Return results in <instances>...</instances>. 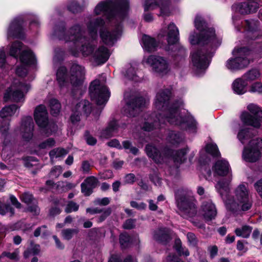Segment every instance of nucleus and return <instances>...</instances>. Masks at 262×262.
Wrapping results in <instances>:
<instances>
[{
    "label": "nucleus",
    "mask_w": 262,
    "mask_h": 262,
    "mask_svg": "<svg viewBox=\"0 0 262 262\" xmlns=\"http://www.w3.org/2000/svg\"><path fill=\"white\" fill-rule=\"evenodd\" d=\"M104 25V21L101 18H97L90 21L88 29L91 40L83 35V32L79 25L73 26L69 30L70 34L66 35L65 25L61 23L59 27L55 29V35L59 39L66 41H72L74 49H71V53L75 56H78L80 50L84 56L91 55L94 61L98 64L105 63L111 55L110 50L105 47L101 46L95 50L93 40L97 37V30L99 27Z\"/></svg>",
    "instance_id": "1"
},
{
    "label": "nucleus",
    "mask_w": 262,
    "mask_h": 262,
    "mask_svg": "<svg viewBox=\"0 0 262 262\" xmlns=\"http://www.w3.org/2000/svg\"><path fill=\"white\" fill-rule=\"evenodd\" d=\"M171 95V92L168 89L161 90L156 95L155 102V107L159 110L164 112L159 113L157 116V120L153 122L151 118L155 116L148 118L145 121L141 128L145 131L149 132L157 127H159L160 123H165L167 121L169 123L180 125L182 129L188 130L189 132L194 133L196 132V122L194 119L190 116L182 117L180 115L178 103L169 104V100Z\"/></svg>",
    "instance_id": "2"
},
{
    "label": "nucleus",
    "mask_w": 262,
    "mask_h": 262,
    "mask_svg": "<svg viewBox=\"0 0 262 262\" xmlns=\"http://www.w3.org/2000/svg\"><path fill=\"white\" fill-rule=\"evenodd\" d=\"M194 25L195 28L201 31V33L199 36L195 35V33L190 35L189 41L191 44L208 45L209 43L211 48L209 51H207L206 48L203 47L200 50L194 51L191 54L193 68L199 73L208 67L209 59L212 56L215 48L217 46L216 45L217 40L214 29L206 28L205 22L200 16H196Z\"/></svg>",
    "instance_id": "3"
},
{
    "label": "nucleus",
    "mask_w": 262,
    "mask_h": 262,
    "mask_svg": "<svg viewBox=\"0 0 262 262\" xmlns=\"http://www.w3.org/2000/svg\"><path fill=\"white\" fill-rule=\"evenodd\" d=\"M128 0H107L99 3L95 9L97 15L103 14L109 20L121 21L128 10Z\"/></svg>",
    "instance_id": "4"
},
{
    "label": "nucleus",
    "mask_w": 262,
    "mask_h": 262,
    "mask_svg": "<svg viewBox=\"0 0 262 262\" xmlns=\"http://www.w3.org/2000/svg\"><path fill=\"white\" fill-rule=\"evenodd\" d=\"M84 75V68L73 63L70 68V75L66 67H60L57 71L56 78L61 88L67 87L70 83L74 88H78L82 84Z\"/></svg>",
    "instance_id": "5"
},
{
    "label": "nucleus",
    "mask_w": 262,
    "mask_h": 262,
    "mask_svg": "<svg viewBox=\"0 0 262 262\" xmlns=\"http://www.w3.org/2000/svg\"><path fill=\"white\" fill-rule=\"evenodd\" d=\"M145 149L147 156L156 163H161L164 162L166 158L171 157L177 165L186 160V155L188 152L187 148L175 151L167 149L162 153L155 146L151 145H147Z\"/></svg>",
    "instance_id": "6"
},
{
    "label": "nucleus",
    "mask_w": 262,
    "mask_h": 262,
    "mask_svg": "<svg viewBox=\"0 0 262 262\" xmlns=\"http://www.w3.org/2000/svg\"><path fill=\"white\" fill-rule=\"evenodd\" d=\"M178 190L175 193L177 205L184 218L191 217L196 214L195 200L191 196Z\"/></svg>",
    "instance_id": "7"
},
{
    "label": "nucleus",
    "mask_w": 262,
    "mask_h": 262,
    "mask_svg": "<svg viewBox=\"0 0 262 262\" xmlns=\"http://www.w3.org/2000/svg\"><path fill=\"white\" fill-rule=\"evenodd\" d=\"M251 53V51L246 47L235 49L233 54L236 57L234 59H229L227 61V68L231 70H236L247 67L251 61L249 57Z\"/></svg>",
    "instance_id": "8"
},
{
    "label": "nucleus",
    "mask_w": 262,
    "mask_h": 262,
    "mask_svg": "<svg viewBox=\"0 0 262 262\" xmlns=\"http://www.w3.org/2000/svg\"><path fill=\"white\" fill-rule=\"evenodd\" d=\"M89 93L91 99L99 105L105 104L110 96V92L107 87L98 79L91 82Z\"/></svg>",
    "instance_id": "9"
},
{
    "label": "nucleus",
    "mask_w": 262,
    "mask_h": 262,
    "mask_svg": "<svg viewBox=\"0 0 262 262\" xmlns=\"http://www.w3.org/2000/svg\"><path fill=\"white\" fill-rule=\"evenodd\" d=\"M30 88L29 84L15 80L5 93L4 100L5 101L10 100L16 102L23 101L24 93H27Z\"/></svg>",
    "instance_id": "10"
},
{
    "label": "nucleus",
    "mask_w": 262,
    "mask_h": 262,
    "mask_svg": "<svg viewBox=\"0 0 262 262\" xmlns=\"http://www.w3.org/2000/svg\"><path fill=\"white\" fill-rule=\"evenodd\" d=\"M247 109L250 112H243L241 119L243 123L254 127H259L262 123V111L257 105L250 104L248 105Z\"/></svg>",
    "instance_id": "11"
},
{
    "label": "nucleus",
    "mask_w": 262,
    "mask_h": 262,
    "mask_svg": "<svg viewBox=\"0 0 262 262\" xmlns=\"http://www.w3.org/2000/svg\"><path fill=\"white\" fill-rule=\"evenodd\" d=\"M235 196L241 204V210L248 211L252 206V199L247 184H239L235 190Z\"/></svg>",
    "instance_id": "12"
},
{
    "label": "nucleus",
    "mask_w": 262,
    "mask_h": 262,
    "mask_svg": "<svg viewBox=\"0 0 262 262\" xmlns=\"http://www.w3.org/2000/svg\"><path fill=\"white\" fill-rule=\"evenodd\" d=\"M146 62L150 66L155 72L164 74L168 71V63L163 57L150 55L147 58Z\"/></svg>",
    "instance_id": "13"
},
{
    "label": "nucleus",
    "mask_w": 262,
    "mask_h": 262,
    "mask_svg": "<svg viewBox=\"0 0 262 262\" xmlns=\"http://www.w3.org/2000/svg\"><path fill=\"white\" fill-rule=\"evenodd\" d=\"M122 26L120 23H119L112 31H110L106 29L101 30L100 36L102 41L104 44L112 46L120 36Z\"/></svg>",
    "instance_id": "14"
},
{
    "label": "nucleus",
    "mask_w": 262,
    "mask_h": 262,
    "mask_svg": "<svg viewBox=\"0 0 262 262\" xmlns=\"http://www.w3.org/2000/svg\"><path fill=\"white\" fill-rule=\"evenodd\" d=\"M92 111L91 103L86 100H82L77 103L73 109V114L71 116V121L75 123L80 121V117L82 115L86 116L89 115Z\"/></svg>",
    "instance_id": "15"
},
{
    "label": "nucleus",
    "mask_w": 262,
    "mask_h": 262,
    "mask_svg": "<svg viewBox=\"0 0 262 262\" xmlns=\"http://www.w3.org/2000/svg\"><path fill=\"white\" fill-rule=\"evenodd\" d=\"M34 122L32 118L27 116L23 118L20 128L22 138L26 141L32 139L33 135Z\"/></svg>",
    "instance_id": "16"
},
{
    "label": "nucleus",
    "mask_w": 262,
    "mask_h": 262,
    "mask_svg": "<svg viewBox=\"0 0 262 262\" xmlns=\"http://www.w3.org/2000/svg\"><path fill=\"white\" fill-rule=\"evenodd\" d=\"M145 100L142 97L132 99L127 102L125 107V113L127 116L134 117L140 111L141 108L145 104Z\"/></svg>",
    "instance_id": "17"
},
{
    "label": "nucleus",
    "mask_w": 262,
    "mask_h": 262,
    "mask_svg": "<svg viewBox=\"0 0 262 262\" xmlns=\"http://www.w3.org/2000/svg\"><path fill=\"white\" fill-rule=\"evenodd\" d=\"M200 211L204 219L207 221L214 219L217 214L216 207L211 200H208L202 202Z\"/></svg>",
    "instance_id": "18"
},
{
    "label": "nucleus",
    "mask_w": 262,
    "mask_h": 262,
    "mask_svg": "<svg viewBox=\"0 0 262 262\" xmlns=\"http://www.w3.org/2000/svg\"><path fill=\"white\" fill-rule=\"evenodd\" d=\"M23 20L21 17L15 18L10 24L8 30V38H21L23 37Z\"/></svg>",
    "instance_id": "19"
},
{
    "label": "nucleus",
    "mask_w": 262,
    "mask_h": 262,
    "mask_svg": "<svg viewBox=\"0 0 262 262\" xmlns=\"http://www.w3.org/2000/svg\"><path fill=\"white\" fill-rule=\"evenodd\" d=\"M34 119L37 125L41 127H45L48 123V113L46 107L40 105L36 107L34 111Z\"/></svg>",
    "instance_id": "20"
},
{
    "label": "nucleus",
    "mask_w": 262,
    "mask_h": 262,
    "mask_svg": "<svg viewBox=\"0 0 262 262\" xmlns=\"http://www.w3.org/2000/svg\"><path fill=\"white\" fill-rule=\"evenodd\" d=\"M168 32L166 31L162 30L159 36L163 37L167 35V41L169 45H173L176 43L178 40V35L179 34V30L176 26L173 23L169 25L167 28Z\"/></svg>",
    "instance_id": "21"
},
{
    "label": "nucleus",
    "mask_w": 262,
    "mask_h": 262,
    "mask_svg": "<svg viewBox=\"0 0 262 262\" xmlns=\"http://www.w3.org/2000/svg\"><path fill=\"white\" fill-rule=\"evenodd\" d=\"M239 4L238 6V11L242 14H247L255 12L259 7L257 0H247Z\"/></svg>",
    "instance_id": "22"
},
{
    "label": "nucleus",
    "mask_w": 262,
    "mask_h": 262,
    "mask_svg": "<svg viewBox=\"0 0 262 262\" xmlns=\"http://www.w3.org/2000/svg\"><path fill=\"white\" fill-rule=\"evenodd\" d=\"M98 180L94 176L86 178L81 184V192L84 195L89 196L97 186Z\"/></svg>",
    "instance_id": "23"
},
{
    "label": "nucleus",
    "mask_w": 262,
    "mask_h": 262,
    "mask_svg": "<svg viewBox=\"0 0 262 262\" xmlns=\"http://www.w3.org/2000/svg\"><path fill=\"white\" fill-rule=\"evenodd\" d=\"M260 151L255 149L249 145L248 147H245L243 152V157L247 162H255L261 157Z\"/></svg>",
    "instance_id": "24"
},
{
    "label": "nucleus",
    "mask_w": 262,
    "mask_h": 262,
    "mask_svg": "<svg viewBox=\"0 0 262 262\" xmlns=\"http://www.w3.org/2000/svg\"><path fill=\"white\" fill-rule=\"evenodd\" d=\"M243 25L247 31V36L252 39H255L258 34L257 31L258 21L254 20H245Z\"/></svg>",
    "instance_id": "25"
},
{
    "label": "nucleus",
    "mask_w": 262,
    "mask_h": 262,
    "mask_svg": "<svg viewBox=\"0 0 262 262\" xmlns=\"http://www.w3.org/2000/svg\"><path fill=\"white\" fill-rule=\"evenodd\" d=\"M153 237L158 242L166 244L171 239L170 230L166 228H159L154 231Z\"/></svg>",
    "instance_id": "26"
},
{
    "label": "nucleus",
    "mask_w": 262,
    "mask_h": 262,
    "mask_svg": "<svg viewBox=\"0 0 262 262\" xmlns=\"http://www.w3.org/2000/svg\"><path fill=\"white\" fill-rule=\"evenodd\" d=\"M213 169L216 174L221 176L227 175L231 170L228 162L224 159L216 161L213 166Z\"/></svg>",
    "instance_id": "27"
},
{
    "label": "nucleus",
    "mask_w": 262,
    "mask_h": 262,
    "mask_svg": "<svg viewBox=\"0 0 262 262\" xmlns=\"http://www.w3.org/2000/svg\"><path fill=\"white\" fill-rule=\"evenodd\" d=\"M118 124L116 120L111 121L108 126L101 133V136L105 138H109L113 136L117 132Z\"/></svg>",
    "instance_id": "28"
},
{
    "label": "nucleus",
    "mask_w": 262,
    "mask_h": 262,
    "mask_svg": "<svg viewBox=\"0 0 262 262\" xmlns=\"http://www.w3.org/2000/svg\"><path fill=\"white\" fill-rule=\"evenodd\" d=\"M142 42L144 49L148 52L155 51L158 46V43L155 39L147 35L143 36Z\"/></svg>",
    "instance_id": "29"
},
{
    "label": "nucleus",
    "mask_w": 262,
    "mask_h": 262,
    "mask_svg": "<svg viewBox=\"0 0 262 262\" xmlns=\"http://www.w3.org/2000/svg\"><path fill=\"white\" fill-rule=\"evenodd\" d=\"M19 58L21 62L24 65H31L35 63L34 56L30 50L23 51Z\"/></svg>",
    "instance_id": "30"
},
{
    "label": "nucleus",
    "mask_w": 262,
    "mask_h": 262,
    "mask_svg": "<svg viewBox=\"0 0 262 262\" xmlns=\"http://www.w3.org/2000/svg\"><path fill=\"white\" fill-rule=\"evenodd\" d=\"M247 83L242 78H237L232 83V89L234 92L238 95H242L246 93Z\"/></svg>",
    "instance_id": "31"
},
{
    "label": "nucleus",
    "mask_w": 262,
    "mask_h": 262,
    "mask_svg": "<svg viewBox=\"0 0 262 262\" xmlns=\"http://www.w3.org/2000/svg\"><path fill=\"white\" fill-rule=\"evenodd\" d=\"M17 108L18 107L15 104L4 107L0 111V118L9 119L8 117L13 115Z\"/></svg>",
    "instance_id": "32"
},
{
    "label": "nucleus",
    "mask_w": 262,
    "mask_h": 262,
    "mask_svg": "<svg viewBox=\"0 0 262 262\" xmlns=\"http://www.w3.org/2000/svg\"><path fill=\"white\" fill-rule=\"evenodd\" d=\"M255 132L254 130L250 128L241 129L237 135V138L243 144H244L246 143V140L251 138Z\"/></svg>",
    "instance_id": "33"
},
{
    "label": "nucleus",
    "mask_w": 262,
    "mask_h": 262,
    "mask_svg": "<svg viewBox=\"0 0 262 262\" xmlns=\"http://www.w3.org/2000/svg\"><path fill=\"white\" fill-rule=\"evenodd\" d=\"M157 5L160 8V15L168 16L169 14V0H158Z\"/></svg>",
    "instance_id": "34"
},
{
    "label": "nucleus",
    "mask_w": 262,
    "mask_h": 262,
    "mask_svg": "<svg viewBox=\"0 0 262 262\" xmlns=\"http://www.w3.org/2000/svg\"><path fill=\"white\" fill-rule=\"evenodd\" d=\"M252 231V228L249 226L245 225L241 228H236L235 233L238 236L248 238Z\"/></svg>",
    "instance_id": "35"
},
{
    "label": "nucleus",
    "mask_w": 262,
    "mask_h": 262,
    "mask_svg": "<svg viewBox=\"0 0 262 262\" xmlns=\"http://www.w3.org/2000/svg\"><path fill=\"white\" fill-rule=\"evenodd\" d=\"M183 136L179 133L173 131L169 133L167 140L172 144H178L183 140Z\"/></svg>",
    "instance_id": "36"
},
{
    "label": "nucleus",
    "mask_w": 262,
    "mask_h": 262,
    "mask_svg": "<svg viewBox=\"0 0 262 262\" xmlns=\"http://www.w3.org/2000/svg\"><path fill=\"white\" fill-rule=\"evenodd\" d=\"M260 76L259 71L256 69H252L244 75V77L247 81H253L258 79Z\"/></svg>",
    "instance_id": "37"
},
{
    "label": "nucleus",
    "mask_w": 262,
    "mask_h": 262,
    "mask_svg": "<svg viewBox=\"0 0 262 262\" xmlns=\"http://www.w3.org/2000/svg\"><path fill=\"white\" fill-rule=\"evenodd\" d=\"M68 153V150L62 148H56L52 149L49 152L51 159L57 158L66 156Z\"/></svg>",
    "instance_id": "38"
},
{
    "label": "nucleus",
    "mask_w": 262,
    "mask_h": 262,
    "mask_svg": "<svg viewBox=\"0 0 262 262\" xmlns=\"http://www.w3.org/2000/svg\"><path fill=\"white\" fill-rule=\"evenodd\" d=\"M31 247L24 252V257H28L31 254L37 255L40 252V246L34 244L32 242L30 243Z\"/></svg>",
    "instance_id": "39"
},
{
    "label": "nucleus",
    "mask_w": 262,
    "mask_h": 262,
    "mask_svg": "<svg viewBox=\"0 0 262 262\" xmlns=\"http://www.w3.org/2000/svg\"><path fill=\"white\" fill-rule=\"evenodd\" d=\"M9 213L10 216L14 214V209L9 205L4 204L0 200V214L3 215Z\"/></svg>",
    "instance_id": "40"
},
{
    "label": "nucleus",
    "mask_w": 262,
    "mask_h": 262,
    "mask_svg": "<svg viewBox=\"0 0 262 262\" xmlns=\"http://www.w3.org/2000/svg\"><path fill=\"white\" fill-rule=\"evenodd\" d=\"M50 106L51 113L53 115L56 116L58 114L61 108V105L57 100L55 99H51L50 101Z\"/></svg>",
    "instance_id": "41"
},
{
    "label": "nucleus",
    "mask_w": 262,
    "mask_h": 262,
    "mask_svg": "<svg viewBox=\"0 0 262 262\" xmlns=\"http://www.w3.org/2000/svg\"><path fill=\"white\" fill-rule=\"evenodd\" d=\"M23 43L20 41H15L13 42L10 50V54L16 58L18 56V53L22 48Z\"/></svg>",
    "instance_id": "42"
},
{
    "label": "nucleus",
    "mask_w": 262,
    "mask_h": 262,
    "mask_svg": "<svg viewBox=\"0 0 262 262\" xmlns=\"http://www.w3.org/2000/svg\"><path fill=\"white\" fill-rule=\"evenodd\" d=\"M78 230L77 229H66L61 231V235L62 237L66 240L71 239L75 234H77Z\"/></svg>",
    "instance_id": "43"
},
{
    "label": "nucleus",
    "mask_w": 262,
    "mask_h": 262,
    "mask_svg": "<svg viewBox=\"0 0 262 262\" xmlns=\"http://www.w3.org/2000/svg\"><path fill=\"white\" fill-rule=\"evenodd\" d=\"M120 243L122 248H125L130 246L133 241L130 236L126 233H122L120 235Z\"/></svg>",
    "instance_id": "44"
},
{
    "label": "nucleus",
    "mask_w": 262,
    "mask_h": 262,
    "mask_svg": "<svg viewBox=\"0 0 262 262\" xmlns=\"http://www.w3.org/2000/svg\"><path fill=\"white\" fill-rule=\"evenodd\" d=\"M206 150L214 157H218L221 155L217 145L214 144H208L206 147Z\"/></svg>",
    "instance_id": "45"
},
{
    "label": "nucleus",
    "mask_w": 262,
    "mask_h": 262,
    "mask_svg": "<svg viewBox=\"0 0 262 262\" xmlns=\"http://www.w3.org/2000/svg\"><path fill=\"white\" fill-rule=\"evenodd\" d=\"M10 119L0 118V133L4 136H6L9 129Z\"/></svg>",
    "instance_id": "46"
},
{
    "label": "nucleus",
    "mask_w": 262,
    "mask_h": 262,
    "mask_svg": "<svg viewBox=\"0 0 262 262\" xmlns=\"http://www.w3.org/2000/svg\"><path fill=\"white\" fill-rule=\"evenodd\" d=\"M230 181L231 179L229 180L222 179L217 182L216 185V187L217 189H219V191L220 192L221 194H222V190H224L226 192L228 191V186Z\"/></svg>",
    "instance_id": "47"
},
{
    "label": "nucleus",
    "mask_w": 262,
    "mask_h": 262,
    "mask_svg": "<svg viewBox=\"0 0 262 262\" xmlns=\"http://www.w3.org/2000/svg\"><path fill=\"white\" fill-rule=\"evenodd\" d=\"M59 204V200H55L54 204L52 206L49 210V215L51 216H55L61 212V209L59 208L58 205Z\"/></svg>",
    "instance_id": "48"
},
{
    "label": "nucleus",
    "mask_w": 262,
    "mask_h": 262,
    "mask_svg": "<svg viewBox=\"0 0 262 262\" xmlns=\"http://www.w3.org/2000/svg\"><path fill=\"white\" fill-rule=\"evenodd\" d=\"M21 201L27 204L30 205L32 202L35 201L33 195L29 192H25L20 196Z\"/></svg>",
    "instance_id": "49"
},
{
    "label": "nucleus",
    "mask_w": 262,
    "mask_h": 262,
    "mask_svg": "<svg viewBox=\"0 0 262 262\" xmlns=\"http://www.w3.org/2000/svg\"><path fill=\"white\" fill-rule=\"evenodd\" d=\"M68 10L72 13H78L82 11V8L75 1L70 3L68 6Z\"/></svg>",
    "instance_id": "50"
},
{
    "label": "nucleus",
    "mask_w": 262,
    "mask_h": 262,
    "mask_svg": "<svg viewBox=\"0 0 262 262\" xmlns=\"http://www.w3.org/2000/svg\"><path fill=\"white\" fill-rule=\"evenodd\" d=\"M187 238L189 246L193 247L197 246L198 240L193 233L188 232L187 234Z\"/></svg>",
    "instance_id": "51"
},
{
    "label": "nucleus",
    "mask_w": 262,
    "mask_h": 262,
    "mask_svg": "<svg viewBox=\"0 0 262 262\" xmlns=\"http://www.w3.org/2000/svg\"><path fill=\"white\" fill-rule=\"evenodd\" d=\"M55 144V141L53 138H49L46 141L40 143L38 147L40 149H46L53 146Z\"/></svg>",
    "instance_id": "52"
},
{
    "label": "nucleus",
    "mask_w": 262,
    "mask_h": 262,
    "mask_svg": "<svg viewBox=\"0 0 262 262\" xmlns=\"http://www.w3.org/2000/svg\"><path fill=\"white\" fill-rule=\"evenodd\" d=\"M79 209V205L73 201H70L67 205L65 211L67 213H70L73 211H77Z\"/></svg>",
    "instance_id": "53"
},
{
    "label": "nucleus",
    "mask_w": 262,
    "mask_h": 262,
    "mask_svg": "<svg viewBox=\"0 0 262 262\" xmlns=\"http://www.w3.org/2000/svg\"><path fill=\"white\" fill-rule=\"evenodd\" d=\"M32 205H29L27 210L35 215H38L40 212V209L37 205V202L35 200L32 202Z\"/></svg>",
    "instance_id": "54"
},
{
    "label": "nucleus",
    "mask_w": 262,
    "mask_h": 262,
    "mask_svg": "<svg viewBox=\"0 0 262 262\" xmlns=\"http://www.w3.org/2000/svg\"><path fill=\"white\" fill-rule=\"evenodd\" d=\"M249 145L255 149L260 151V150H262V139H253L250 141Z\"/></svg>",
    "instance_id": "55"
},
{
    "label": "nucleus",
    "mask_w": 262,
    "mask_h": 262,
    "mask_svg": "<svg viewBox=\"0 0 262 262\" xmlns=\"http://www.w3.org/2000/svg\"><path fill=\"white\" fill-rule=\"evenodd\" d=\"M62 171V168L60 166H55L51 170L49 176L51 178H57Z\"/></svg>",
    "instance_id": "56"
},
{
    "label": "nucleus",
    "mask_w": 262,
    "mask_h": 262,
    "mask_svg": "<svg viewBox=\"0 0 262 262\" xmlns=\"http://www.w3.org/2000/svg\"><path fill=\"white\" fill-rule=\"evenodd\" d=\"M19 251L16 249L12 253L3 252L2 254V256H6L11 260H17L18 259Z\"/></svg>",
    "instance_id": "57"
},
{
    "label": "nucleus",
    "mask_w": 262,
    "mask_h": 262,
    "mask_svg": "<svg viewBox=\"0 0 262 262\" xmlns=\"http://www.w3.org/2000/svg\"><path fill=\"white\" fill-rule=\"evenodd\" d=\"M122 145L125 149H129V151L134 155H136L139 151L138 148L132 146L131 143L128 141H123Z\"/></svg>",
    "instance_id": "58"
},
{
    "label": "nucleus",
    "mask_w": 262,
    "mask_h": 262,
    "mask_svg": "<svg viewBox=\"0 0 262 262\" xmlns=\"http://www.w3.org/2000/svg\"><path fill=\"white\" fill-rule=\"evenodd\" d=\"M110 203V199L107 197L102 199L97 198L94 201V203L97 205L106 206Z\"/></svg>",
    "instance_id": "59"
},
{
    "label": "nucleus",
    "mask_w": 262,
    "mask_h": 262,
    "mask_svg": "<svg viewBox=\"0 0 262 262\" xmlns=\"http://www.w3.org/2000/svg\"><path fill=\"white\" fill-rule=\"evenodd\" d=\"M130 206L138 210H144L146 208V204L144 202L138 203L132 201L130 202Z\"/></svg>",
    "instance_id": "60"
},
{
    "label": "nucleus",
    "mask_w": 262,
    "mask_h": 262,
    "mask_svg": "<svg viewBox=\"0 0 262 262\" xmlns=\"http://www.w3.org/2000/svg\"><path fill=\"white\" fill-rule=\"evenodd\" d=\"M250 91L251 92L262 93V83L258 82L253 83L250 87Z\"/></svg>",
    "instance_id": "61"
},
{
    "label": "nucleus",
    "mask_w": 262,
    "mask_h": 262,
    "mask_svg": "<svg viewBox=\"0 0 262 262\" xmlns=\"http://www.w3.org/2000/svg\"><path fill=\"white\" fill-rule=\"evenodd\" d=\"M91 169V164L88 161L85 160L82 162L81 170L83 173H89Z\"/></svg>",
    "instance_id": "62"
},
{
    "label": "nucleus",
    "mask_w": 262,
    "mask_h": 262,
    "mask_svg": "<svg viewBox=\"0 0 262 262\" xmlns=\"http://www.w3.org/2000/svg\"><path fill=\"white\" fill-rule=\"evenodd\" d=\"M166 262H184L182 259L174 254H169L166 258Z\"/></svg>",
    "instance_id": "63"
},
{
    "label": "nucleus",
    "mask_w": 262,
    "mask_h": 262,
    "mask_svg": "<svg viewBox=\"0 0 262 262\" xmlns=\"http://www.w3.org/2000/svg\"><path fill=\"white\" fill-rule=\"evenodd\" d=\"M254 187L258 194L262 198V179L257 181L254 184Z\"/></svg>",
    "instance_id": "64"
}]
</instances>
